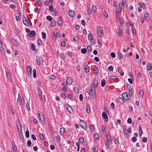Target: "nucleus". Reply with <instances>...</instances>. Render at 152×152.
Segmentation results:
<instances>
[{
	"instance_id": "nucleus-1",
	"label": "nucleus",
	"mask_w": 152,
	"mask_h": 152,
	"mask_svg": "<svg viewBox=\"0 0 152 152\" xmlns=\"http://www.w3.org/2000/svg\"><path fill=\"white\" fill-rule=\"evenodd\" d=\"M127 91L129 92V94L130 96H133V94L134 93V91L132 89L131 85L129 84L127 85Z\"/></svg>"
},
{
	"instance_id": "nucleus-2",
	"label": "nucleus",
	"mask_w": 152,
	"mask_h": 152,
	"mask_svg": "<svg viewBox=\"0 0 152 152\" xmlns=\"http://www.w3.org/2000/svg\"><path fill=\"white\" fill-rule=\"evenodd\" d=\"M122 97L125 100H129L131 99V97L132 96H129L128 94L127 93L125 92L122 94Z\"/></svg>"
},
{
	"instance_id": "nucleus-3",
	"label": "nucleus",
	"mask_w": 152,
	"mask_h": 152,
	"mask_svg": "<svg viewBox=\"0 0 152 152\" xmlns=\"http://www.w3.org/2000/svg\"><path fill=\"white\" fill-rule=\"evenodd\" d=\"M80 126L84 129L87 128V125L83 120H81L80 122Z\"/></svg>"
},
{
	"instance_id": "nucleus-4",
	"label": "nucleus",
	"mask_w": 152,
	"mask_h": 152,
	"mask_svg": "<svg viewBox=\"0 0 152 152\" xmlns=\"http://www.w3.org/2000/svg\"><path fill=\"white\" fill-rule=\"evenodd\" d=\"M97 30L98 35L100 37L102 36L103 35L102 29L100 27H98L97 28Z\"/></svg>"
},
{
	"instance_id": "nucleus-5",
	"label": "nucleus",
	"mask_w": 152,
	"mask_h": 152,
	"mask_svg": "<svg viewBox=\"0 0 152 152\" xmlns=\"http://www.w3.org/2000/svg\"><path fill=\"white\" fill-rule=\"evenodd\" d=\"M38 116L39 120L41 121L45 120V118L43 113L42 112H39L38 113Z\"/></svg>"
},
{
	"instance_id": "nucleus-6",
	"label": "nucleus",
	"mask_w": 152,
	"mask_h": 152,
	"mask_svg": "<svg viewBox=\"0 0 152 152\" xmlns=\"http://www.w3.org/2000/svg\"><path fill=\"white\" fill-rule=\"evenodd\" d=\"M23 22V24L26 26L29 25L28 23L25 16L23 15L22 17Z\"/></svg>"
},
{
	"instance_id": "nucleus-7",
	"label": "nucleus",
	"mask_w": 152,
	"mask_h": 152,
	"mask_svg": "<svg viewBox=\"0 0 152 152\" xmlns=\"http://www.w3.org/2000/svg\"><path fill=\"white\" fill-rule=\"evenodd\" d=\"M37 90L39 94V98L41 100H42V92L40 89L39 88H37Z\"/></svg>"
},
{
	"instance_id": "nucleus-8",
	"label": "nucleus",
	"mask_w": 152,
	"mask_h": 152,
	"mask_svg": "<svg viewBox=\"0 0 152 152\" xmlns=\"http://www.w3.org/2000/svg\"><path fill=\"white\" fill-rule=\"evenodd\" d=\"M17 129L19 132H21L22 130L21 126L19 122H17L16 123Z\"/></svg>"
},
{
	"instance_id": "nucleus-9",
	"label": "nucleus",
	"mask_w": 152,
	"mask_h": 152,
	"mask_svg": "<svg viewBox=\"0 0 152 152\" xmlns=\"http://www.w3.org/2000/svg\"><path fill=\"white\" fill-rule=\"evenodd\" d=\"M102 116L105 119V121L107 122L108 120V118L106 113L104 112L102 113Z\"/></svg>"
},
{
	"instance_id": "nucleus-10",
	"label": "nucleus",
	"mask_w": 152,
	"mask_h": 152,
	"mask_svg": "<svg viewBox=\"0 0 152 152\" xmlns=\"http://www.w3.org/2000/svg\"><path fill=\"white\" fill-rule=\"evenodd\" d=\"M12 147L13 148V151L14 152H18V150L17 147L15 143L13 141L12 143Z\"/></svg>"
},
{
	"instance_id": "nucleus-11",
	"label": "nucleus",
	"mask_w": 152,
	"mask_h": 152,
	"mask_svg": "<svg viewBox=\"0 0 152 152\" xmlns=\"http://www.w3.org/2000/svg\"><path fill=\"white\" fill-rule=\"evenodd\" d=\"M27 72L29 75H30L31 73V69L30 66H27L26 67Z\"/></svg>"
},
{
	"instance_id": "nucleus-12",
	"label": "nucleus",
	"mask_w": 152,
	"mask_h": 152,
	"mask_svg": "<svg viewBox=\"0 0 152 152\" xmlns=\"http://www.w3.org/2000/svg\"><path fill=\"white\" fill-rule=\"evenodd\" d=\"M66 82L68 85H71L72 82L71 78L70 77H68L66 80Z\"/></svg>"
},
{
	"instance_id": "nucleus-13",
	"label": "nucleus",
	"mask_w": 152,
	"mask_h": 152,
	"mask_svg": "<svg viewBox=\"0 0 152 152\" xmlns=\"http://www.w3.org/2000/svg\"><path fill=\"white\" fill-rule=\"evenodd\" d=\"M121 10H117L115 11V12L116 13V17L117 19H120V15L119 13L121 12Z\"/></svg>"
},
{
	"instance_id": "nucleus-14",
	"label": "nucleus",
	"mask_w": 152,
	"mask_h": 152,
	"mask_svg": "<svg viewBox=\"0 0 152 152\" xmlns=\"http://www.w3.org/2000/svg\"><path fill=\"white\" fill-rule=\"evenodd\" d=\"M11 41L16 46H18L19 44L18 42L15 39L11 38Z\"/></svg>"
},
{
	"instance_id": "nucleus-15",
	"label": "nucleus",
	"mask_w": 152,
	"mask_h": 152,
	"mask_svg": "<svg viewBox=\"0 0 152 152\" xmlns=\"http://www.w3.org/2000/svg\"><path fill=\"white\" fill-rule=\"evenodd\" d=\"M88 39L89 41H92L93 39V34L91 33H90L88 34Z\"/></svg>"
},
{
	"instance_id": "nucleus-16",
	"label": "nucleus",
	"mask_w": 152,
	"mask_h": 152,
	"mask_svg": "<svg viewBox=\"0 0 152 152\" xmlns=\"http://www.w3.org/2000/svg\"><path fill=\"white\" fill-rule=\"evenodd\" d=\"M93 84L94 88L97 87L98 84V80L97 79L95 78L93 82Z\"/></svg>"
},
{
	"instance_id": "nucleus-17",
	"label": "nucleus",
	"mask_w": 152,
	"mask_h": 152,
	"mask_svg": "<svg viewBox=\"0 0 152 152\" xmlns=\"http://www.w3.org/2000/svg\"><path fill=\"white\" fill-rule=\"evenodd\" d=\"M118 71L121 76H122L124 75V72L121 68H118Z\"/></svg>"
},
{
	"instance_id": "nucleus-18",
	"label": "nucleus",
	"mask_w": 152,
	"mask_h": 152,
	"mask_svg": "<svg viewBox=\"0 0 152 152\" xmlns=\"http://www.w3.org/2000/svg\"><path fill=\"white\" fill-rule=\"evenodd\" d=\"M19 136L20 137V139L21 140L22 142L24 143L25 142V140L23 137V134H20Z\"/></svg>"
},
{
	"instance_id": "nucleus-19",
	"label": "nucleus",
	"mask_w": 152,
	"mask_h": 152,
	"mask_svg": "<svg viewBox=\"0 0 152 152\" xmlns=\"http://www.w3.org/2000/svg\"><path fill=\"white\" fill-rule=\"evenodd\" d=\"M91 94L92 96L93 97H95V90L94 89H93L92 88V87L91 86Z\"/></svg>"
},
{
	"instance_id": "nucleus-20",
	"label": "nucleus",
	"mask_w": 152,
	"mask_h": 152,
	"mask_svg": "<svg viewBox=\"0 0 152 152\" xmlns=\"http://www.w3.org/2000/svg\"><path fill=\"white\" fill-rule=\"evenodd\" d=\"M68 15L71 17H74L75 16V13L72 10L69 11Z\"/></svg>"
},
{
	"instance_id": "nucleus-21",
	"label": "nucleus",
	"mask_w": 152,
	"mask_h": 152,
	"mask_svg": "<svg viewBox=\"0 0 152 152\" xmlns=\"http://www.w3.org/2000/svg\"><path fill=\"white\" fill-rule=\"evenodd\" d=\"M117 100L119 103L121 104H123L124 103V100L121 97H119L118 98Z\"/></svg>"
},
{
	"instance_id": "nucleus-22",
	"label": "nucleus",
	"mask_w": 152,
	"mask_h": 152,
	"mask_svg": "<svg viewBox=\"0 0 152 152\" xmlns=\"http://www.w3.org/2000/svg\"><path fill=\"white\" fill-rule=\"evenodd\" d=\"M144 16L145 19L147 20H149V15L147 12H145L144 14Z\"/></svg>"
},
{
	"instance_id": "nucleus-23",
	"label": "nucleus",
	"mask_w": 152,
	"mask_h": 152,
	"mask_svg": "<svg viewBox=\"0 0 152 152\" xmlns=\"http://www.w3.org/2000/svg\"><path fill=\"white\" fill-rule=\"evenodd\" d=\"M36 34V33L34 31L32 30L29 33V35L30 37H33L34 35Z\"/></svg>"
},
{
	"instance_id": "nucleus-24",
	"label": "nucleus",
	"mask_w": 152,
	"mask_h": 152,
	"mask_svg": "<svg viewBox=\"0 0 152 152\" xmlns=\"http://www.w3.org/2000/svg\"><path fill=\"white\" fill-rule=\"evenodd\" d=\"M84 66L85 72L87 73L89 71V68L88 66L86 64H85Z\"/></svg>"
},
{
	"instance_id": "nucleus-25",
	"label": "nucleus",
	"mask_w": 152,
	"mask_h": 152,
	"mask_svg": "<svg viewBox=\"0 0 152 152\" xmlns=\"http://www.w3.org/2000/svg\"><path fill=\"white\" fill-rule=\"evenodd\" d=\"M147 69L148 70H151L152 69V66L151 64L148 63L147 64Z\"/></svg>"
},
{
	"instance_id": "nucleus-26",
	"label": "nucleus",
	"mask_w": 152,
	"mask_h": 152,
	"mask_svg": "<svg viewBox=\"0 0 152 152\" xmlns=\"http://www.w3.org/2000/svg\"><path fill=\"white\" fill-rule=\"evenodd\" d=\"M36 62L37 64L39 66L40 64V57L39 56L37 57L36 58Z\"/></svg>"
},
{
	"instance_id": "nucleus-27",
	"label": "nucleus",
	"mask_w": 152,
	"mask_h": 152,
	"mask_svg": "<svg viewBox=\"0 0 152 152\" xmlns=\"http://www.w3.org/2000/svg\"><path fill=\"white\" fill-rule=\"evenodd\" d=\"M107 140L110 142V143H111L112 142V138L110 135H107Z\"/></svg>"
},
{
	"instance_id": "nucleus-28",
	"label": "nucleus",
	"mask_w": 152,
	"mask_h": 152,
	"mask_svg": "<svg viewBox=\"0 0 152 152\" xmlns=\"http://www.w3.org/2000/svg\"><path fill=\"white\" fill-rule=\"evenodd\" d=\"M86 111L88 113H90V108L89 105L87 104L86 107Z\"/></svg>"
},
{
	"instance_id": "nucleus-29",
	"label": "nucleus",
	"mask_w": 152,
	"mask_h": 152,
	"mask_svg": "<svg viewBox=\"0 0 152 152\" xmlns=\"http://www.w3.org/2000/svg\"><path fill=\"white\" fill-rule=\"evenodd\" d=\"M118 78L117 77L114 76H111L109 77V79L110 80L117 79Z\"/></svg>"
},
{
	"instance_id": "nucleus-30",
	"label": "nucleus",
	"mask_w": 152,
	"mask_h": 152,
	"mask_svg": "<svg viewBox=\"0 0 152 152\" xmlns=\"http://www.w3.org/2000/svg\"><path fill=\"white\" fill-rule=\"evenodd\" d=\"M89 129L91 132H94V127L93 125H91L89 126Z\"/></svg>"
},
{
	"instance_id": "nucleus-31",
	"label": "nucleus",
	"mask_w": 152,
	"mask_h": 152,
	"mask_svg": "<svg viewBox=\"0 0 152 152\" xmlns=\"http://www.w3.org/2000/svg\"><path fill=\"white\" fill-rule=\"evenodd\" d=\"M105 84V81L104 79L102 80L101 83V86L102 87H104Z\"/></svg>"
},
{
	"instance_id": "nucleus-32",
	"label": "nucleus",
	"mask_w": 152,
	"mask_h": 152,
	"mask_svg": "<svg viewBox=\"0 0 152 152\" xmlns=\"http://www.w3.org/2000/svg\"><path fill=\"white\" fill-rule=\"evenodd\" d=\"M144 94V91L142 90H140L139 92V96L140 97H143Z\"/></svg>"
},
{
	"instance_id": "nucleus-33",
	"label": "nucleus",
	"mask_w": 152,
	"mask_h": 152,
	"mask_svg": "<svg viewBox=\"0 0 152 152\" xmlns=\"http://www.w3.org/2000/svg\"><path fill=\"white\" fill-rule=\"evenodd\" d=\"M78 142L79 143H82L84 142V139L82 137L79 138L78 139Z\"/></svg>"
},
{
	"instance_id": "nucleus-34",
	"label": "nucleus",
	"mask_w": 152,
	"mask_h": 152,
	"mask_svg": "<svg viewBox=\"0 0 152 152\" xmlns=\"http://www.w3.org/2000/svg\"><path fill=\"white\" fill-rule=\"evenodd\" d=\"M118 56L119 57V58H123L124 55L121 53L120 52V51H118Z\"/></svg>"
},
{
	"instance_id": "nucleus-35",
	"label": "nucleus",
	"mask_w": 152,
	"mask_h": 152,
	"mask_svg": "<svg viewBox=\"0 0 152 152\" xmlns=\"http://www.w3.org/2000/svg\"><path fill=\"white\" fill-rule=\"evenodd\" d=\"M66 109L71 113L72 114V113L71 112V111H72V110L71 107L70 106H69V107H66Z\"/></svg>"
},
{
	"instance_id": "nucleus-36",
	"label": "nucleus",
	"mask_w": 152,
	"mask_h": 152,
	"mask_svg": "<svg viewBox=\"0 0 152 152\" xmlns=\"http://www.w3.org/2000/svg\"><path fill=\"white\" fill-rule=\"evenodd\" d=\"M139 6L142 8H144L145 7L144 5V3L140 2H139Z\"/></svg>"
},
{
	"instance_id": "nucleus-37",
	"label": "nucleus",
	"mask_w": 152,
	"mask_h": 152,
	"mask_svg": "<svg viewBox=\"0 0 152 152\" xmlns=\"http://www.w3.org/2000/svg\"><path fill=\"white\" fill-rule=\"evenodd\" d=\"M94 138L96 140H98L99 138L98 134H94Z\"/></svg>"
},
{
	"instance_id": "nucleus-38",
	"label": "nucleus",
	"mask_w": 152,
	"mask_h": 152,
	"mask_svg": "<svg viewBox=\"0 0 152 152\" xmlns=\"http://www.w3.org/2000/svg\"><path fill=\"white\" fill-rule=\"evenodd\" d=\"M87 49L88 53L92 52V47L90 45H88L87 47Z\"/></svg>"
},
{
	"instance_id": "nucleus-39",
	"label": "nucleus",
	"mask_w": 152,
	"mask_h": 152,
	"mask_svg": "<svg viewBox=\"0 0 152 152\" xmlns=\"http://www.w3.org/2000/svg\"><path fill=\"white\" fill-rule=\"evenodd\" d=\"M103 14H104V17L106 18H108V14L107 12V11H104V13H103Z\"/></svg>"
},
{
	"instance_id": "nucleus-40",
	"label": "nucleus",
	"mask_w": 152,
	"mask_h": 152,
	"mask_svg": "<svg viewBox=\"0 0 152 152\" xmlns=\"http://www.w3.org/2000/svg\"><path fill=\"white\" fill-rule=\"evenodd\" d=\"M56 23V22L55 21L53 20L52 22H51L50 25L53 27H54L55 26Z\"/></svg>"
},
{
	"instance_id": "nucleus-41",
	"label": "nucleus",
	"mask_w": 152,
	"mask_h": 152,
	"mask_svg": "<svg viewBox=\"0 0 152 152\" xmlns=\"http://www.w3.org/2000/svg\"><path fill=\"white\" fill-rule=\"evenodd\" d=\"M28 128L26 125L24 126V132L26 131L25 133H29L28 130H27Z\"/></svg>"
},
{
	"instance_id": "nucleus-42",
	"label": "nucleus",
	"mask_w": 152,
	"mask_h": 152,
	"mask_svg": "<svg viewBox=\"0 0 152 152\" xmlns=\"http://www.w3.org/2000/svg\"><path fill=\"white\" fill-rule=\"evenodd\" d=\"M33 76L34 78H36L37 77L36 73V70L34 69L33 70Z\"/></svg>"
},
{
	"instance_id": "nucleus-43",
	"label": "nucleus",
	"mask_w": 152,
	"mask_h": 152,
	"mask_svg": "<svg viewBox=\"0 0 152 152\" xmlns=\"http://www.w3.org/2000/svg\"><path fill=\"white\" fill-rule=\"evenodd\" d=\"M81 52L82 53L85 54L87 52V50L86 48H83L81 50Z\"/></svg>"
},
{
	"instance_id": "nucleus-44",
	"label": "nucleus",
	"mask_w": 152,
	"mask_h": 152,
	"mask_svg": "<svg viewBox=\"0 0 152 152\" xmlns=\"http://www.w3.org/2000/svg\"><path fill=\"white\" fill-rule=\"evenodd\" d=\"M110 142L108 141H106L105 142V145L107 148H108L110 147L109 143Z\"/></svg>"
},
{
	"instance_id": "nucleus-45",
	"label": "nucleus",
	"mask_w": 152,
	"mask_h": 152,
	"mask_svg": "<svg viewBox=\"0 0 152 152\" xmlns=\"http://www.w3.org/2000/svg\"><path fill=\"white\" fill-rule=\"evenodd\" d=\"M58 26H62V21H61V20L59 19L58 20Z\"/></svg>"
},
{
	"instance_id": "nucleus-46",
	"label": "nucleus",
	"mask_w": 152,
	"mask_h": 152,
	"mask_svg": "<svg viewBox=\"0 0 152 152\" xmlns=\"http://www.w3.org/2000/svg\"><path fill=\"white\" fill-rule=\"evenodd\" d=\"M31 49L32 51H34L35 49V46L33 43H31Z\"/></svg>"
},
{
	"instance_id": "nucleus-47",
	"label": "nucleus",
	"mask_w": 152,
	"mask_h": 152,
	"mask_svg": "<svg viewBox=\"0 0 152 152\" xmlns=\"http://www.w3.org/2000/svg\"><path fill=\"white\" fill-rule=\"evenodd\" d=\"M42 38L43 39H45L46 38V34L45 33L42 32Z\"/></svg>"
},
{
	"instance_id": "nucleus-48",
	"label": "nucleus",
	"mask_w": 152,
	"mask_h": 152,
	"mask_svg": "<svg viewBox=\"0 0 152 152\" xmlns=\"http://www.w3.org/2000/svg\"><path fill=\"white\" fill-rule=\"evenodd\" d=\"M65 132V128L62 127L60 130V133H64Z\"/></svg>"
},
{
	"instance_id": "nucleus-49",
	"label": "nucleus",
	"mask_w": 152,
	"mask_h": 152,
	"mask_svg": "<svg viewBox=\"0 0 152 152\" xmlns=\"http://www.w3.org/2000/svg\"><path fill=\"white\" fill-rule=\"evenodd\" d=\"M18 98L17 99V104L18 105V104H20V95L19 94H18Z\"/></svg>"
},
{
	"instance_id": "nucleus-50",
	"label": "nucleus",
	"mask_w": 152,
	"mask_h": 152,
	"mask_svg": "<svg viewBox=\"0 0 152 152\" xmlns=\"http://www.w3.org/2000/svg\"><path fill=\"white\" fill-rule=\"evenodd\" d=\"M46 19L49 21H51L52 20V18L50 16L48 15L46 18Z\"/></svg>"
},
{
	"instance_id": "nucleus-51",
	"label": "nucleus",
	"mask_w": 152,
	"mask_h": 152,
	"mask_svg": "<svg viewBox=\"0 0 152 152\" xmlns=\"http://www.w3.org/2000/svg\"><path fill=\"white\" fill-rule=\"evenodd\" d=\"M91 88H87L86 89L87 92L88 94L89 95H90L91 94Z\"/></svg>"
},
{
	"instance_id": "nucleus-52",
	"label": "nucleus",
	"mask_w": 152,
	"mask_h": 152,
	"mask_svg": "<svg viewBox=\"0 0 152 152\" xmlns=\"http://www.w3.org/2000/svg\"><path fill=\"white\" fill-rule=\"evenodd\" d=\"M87 12L89 14H91V9L90 7H87Z\"/></svg>"
},
{
	"instance_id": "nucleus-53",
	"label": "nucleus",
	"mask_w": 152,
	"mask_h": 152,
	"mask_svg": "<svg viewBox=\"0 0 152 152\" xmlns=\"http://www.w3.org/2000/svg\"><path fill=\"white\" fill-rule=\"evenodd\" d=\"M102 130L103 133L106 132V127L105 126H102Z\"/></svg>"
},
{
	"instance_id": "nucleus-54",
	"label": "nucleus",
	"mask_w": 152,
	"mask_h": 152,
	"mask_svg": "<svg viewBox=\"0 0 152 152\" xmlns=\"http://www.w3.org/2000/svg\"><path fill=\"white\" fill-rule=\"evenodd\" d=\"M27 20H28L27 21H28V23L29 25L30 24V25L31 26H32V24L31 23V22L30 20V19L28 17V16L27 15Z\"/></svg>"
},
{
	"instance_id": "nucleus-55",
	"label": "nucleus",
	"mask_w": 152,
	"mask_h": 152,
	"mask_svg": "<svg viewBox=\"0 0 152 152\" xmlns=\"http://www.w3.org/2000/svg\"><path fill=\"white\" fill-rule=\"evenodd\" d=\"M94 73L95 75H97L98 73V70L94 69L93 70Z\"/></svg>"
},
{
	"instance_id": "nucleus-56",
	"label": "nucleus",
	"mask_w": 152,
	"mask_h": 152,
	"mask_svg": "<svg viewBox=\"0 0 152 152\" xmlns=\"http://www.w3.org/2000/svg\"><path fill=\"white\" fill-rule=\"evenodd\" d=\"M38 4L40 6H41L42 5V2L41 0H36Z\"/></svg>"
},
{
	"instance_id": "nucleus-57",
	"label": "nucleus",
	"mask_w": 152,
	"mask_h": 152,
	"mask_svg": "<svg viewBox=\"0 0 152 152\" xmlns=\"http://www.w3.org/2000/svg\"><path fill=\"white\" fill-rule=\"evenodd\" d=\"M138 131L139 133H143V132L142 129V128L140 126L138 127Z\"/></svg>"
},
{
	"instance_id": "nucleus-58",
	"label": "nucleus",
	"mask_w": 152,
	"mask_h": 152,
	"mask_svg": "<svg viewBox=\"0 0 152 152\" xmlns=\"http://www.w3.org/2000/svg\"><path fill=\"white\" fill-rule=\"evenodd\" d=\"M37 42L38 45L39 46H42V43L41 40L39 39H38L37 40Z\"/></svg>"
},
{
	"instance_id": "nucleus-59",
	"label": "nucleus",
	"mask_w": 152,
	"mask_h": 152,
	"mask_svg": "<svg viewBox=\"0 0 152 152\" xmlns=\"http://www.w3.org/2000/svg\"><path fill=\"white\" fill-rule=\"evenodd\" d=\"M122 30L120 29V28H119V29L118 30V36H120L122 34Z\"/></svg>"
},
{
	"instance_id": "nucleus-60",
	"label": "nucleus",
	"mask_w": 152,
	"mask_h": 152,
	"mask_svg": "<svg viewBox=\"0 0 152 152\" xmlns=\"http://www.w3.org/2000/svg\"><path fill=\"white\" fill-rule=\"evenodd\" d=\"M108 69L109 71H112L113 70V66H109L108 67Z\"/></svg>"
},
{
	"instance_id": "nucleus-61",
	"label": "nucleus",
	"mask_w": 152,
	"mask_h": 152,
	"mask_svg": "<svg viewBox=\"0 0 152 152\" xmlns=\"http://www.w3.org/2000/svg\"><path fill=\"white\" fill-rule=\"evenodd\" d=\"M6 75L7 78L8 79H10V73L9 72H7L6 73Z\"/></svg>"
},
{
	"instance_id": "nucleus-62",
	"label": "nucleus",
	"mask_w": 152,
	"mask_h": 152,
	"mask_svg": "<svg viewBox=\"0 0 152 152\" xmlns=\"http://www.w3.org/2000/svg\"><path fill=\"white\" fill-rule=\"evenodd\" d=\"M73 39L75 41H77L78 40V38L77 36H75L74 37Z\"/></svg>"
},
{
	"instance_id": "nucleus-63",
	"label": "nucleus",
	"mask_w": 152,
	"mask_h": 152,
	"mask_svg": "<svg viewBox=\"0 0 152 152\" xmlns=\"http://www.w3.org/2000/svg\"><path fill=\"white\" fill-rule=\"evenodd\" d=\"M123 130L124 133H126V132L127 131V129L126 126L123 127Z\"/></svg>"
},
{
	"instance_id": "nucleus-64",
	"label": "nucleus",
	"mask_w": 152,
	"mask_h": 152,
	"mask_svg": "<svg viewBox=\"0 0 152 152\" xmlns=\"http://www.w3.org/2000/svg\"><path fill=\"white\" fill-rule=\"evenodd\" d=\"M74 91L75 92H76V93H77L79 92V90L77 88V87H75L74 88Z\"/></svg>"
}]
</instances>
